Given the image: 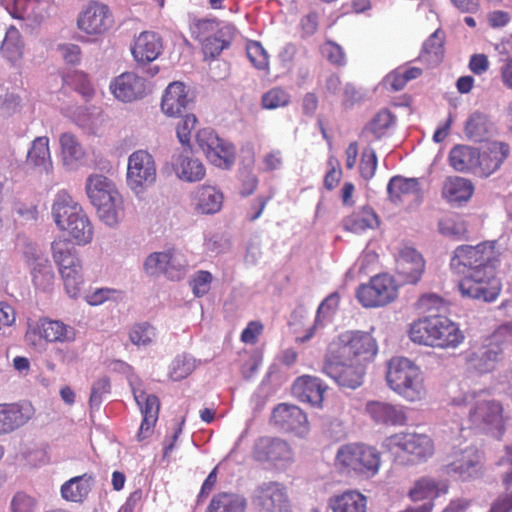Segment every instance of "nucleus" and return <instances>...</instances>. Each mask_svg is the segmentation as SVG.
I'll return each mask as SVG.
<instances>
[{"label": "nucleus", "mask_w": 512, "mask_h": 512, "mask_svg": "<svg viewBox=\"0 0 512 512\" xmlns=\"http://www.w3.org/2000/svg\"><path fill=\"white\" fill-rule=\"evenodd\" d=\"M496 241H484L475 246H458L450 261L457 273L467 274L459 281L458 290L462 297L493 302L499 296L502 284L497 277L500 252Z\"/></svg>", "instance_id": "nucleus-1"}, {"label": "nucleus", "mask_w": 512, "mask_h": 512, "mask_svg": "<svg viewBox=\"0 0 512 512\" xmlns=\"http://www.w3.org/2000/svg\"><path fill=\"white\" fill-rule=\"evenodd\" d=\"M57 227L67 232L77 245H86L93 237V226L81 205L65 191H60L52 206Z\"/></svg>", "instance_id": "nucleus-2"}, {"label": "nucleus", "mask_w": 512, "mask_h": 512, "mask_svg": "<svg viewBox=\"0 0 512 512\" xmlns=\"http://www.w3.org/2000/svg\"><path fill=\"white\" fill-rule=\"evenodd\" d=\"M335 466L346 476L370 479L379 472L381 454L363 443L344 444L337 450Z\"/></svg>", "instance_id": "nucleus-3"}, {"label": "nucleus", "mask_w": 512, "mask_h": 512, "mask_svg": "<svg viewBox=\"0 0 512 512\" xmlns=\"http://www.w3.org/2000/svg\"><path fill=\"white\" fill-rule=\"evenodd\" d=\"M459 325L445 315L418 318V343L426 346L455 349L464 342Z\"/></svg>", "instance_id": "nucleus-4"}, {"label": "nucleus", "mask_w": 512, "mask_h": 512, "mask_svg": "<svg viewBox=\"0 0 512 512\" xmlns=\"http://www.w3.org/2000/svg\"><path fill=\"white\" fill-rule=\"evenodd\" d=\"M53 260L58 266L59 274L66 293L76 298L84 283L82 263L76 255V250L67 239H57L52 242Z\"/></svg>", "instance_id": "nucleus-5"}, {"label": "nucleus", "mask_w": 512, "mask_h": 512, "mask_svg": "<svg viewBox=\"0 0 512 512\" xmlns=\"http://www.w3.org/2000/svg\"><path fill=\"white\" fill-rule=\"evenodd\" d=\"M330 349L367 368L378 353V344L370 333L355 330L341 333L331 343Z\"/></svg>", "instance_id": "nucleus-6"}, {"label": "nucleus", "mask_w": 512, "mask_h": 512, "mask_svg": "<svg viewBox=\"0 0 512 512\" xmlns=\"http://www.w3.org/2000/svg\"><path fill=\"white\" fill-rule=\"evenodd\" d=\"M86 193L105 224L112 226L118 223L119 211L116 207L118 193L107 177L99 174L89 176L86 181Z\"/></svg>", "instance_id": "nucleus-7"}, {"label": "nucleus", "mask_w": 512, "mask_h": 512, "mask_svg": "<svg viewBox=\"0 0 512 512\" xmlns=\"http://www.w3.org/2000/svg\"><path fill=\"white\" fill-rule=\"evenodd\" d=\"M450 405L469 408V420L477 428L498 427L502 422V407L493 400L483 398V393H465L452 396Z\"/></svg>", "instance_id": "nucleus-8"}, {"label": "nucleus", "mask_w": 512, "mask_h": 512, "mask_svg": "<svg viewBox=\"0 0 512 512\" xmlns=\"http://www.w3.org/2000/svg\"><path fill=\"white\" fill-rule=\"evenodd\" d=\"M367 368L363 364L351 361L329 348V354L323 365V372L340 387L357 389L364 382Z\"/></svg>", "instance_id": "nucleus-9"}, {"label": "nucleus", "mask_w": 512, "mask_h": 512, "mask_svg": "<svg viewBox=\"0 0 512 512\" xmlns=\"http://www.w3.org/2000/svg\"><path fill=\"white\" fill-rule=\"evenodd\" d=\"M398 296V286L387 273L373 276L366 284L356 290V298L365 308L383 307L393 302Z\"/></svg>", "instance_id": "nucleus-10"}, {"label": "nucleus", "mask_w": 512, "mask_h": 512, "mask_svg": "<svg viewBox=\"0 0 512 512\" xmlns=\"http://www.w3.org/2000/svg\"><path fill=\"white\" fill-rule=\"evenodd\" d=\"M416 365L403 356H395L387 363L386 381L388 386L400 396L413 401L416 394Z\"/></svg>", "instance_id": "nucleus-11"}, {"label": "nucleus", "mask_w": 512, "mask_h": 512, "mask_svg": "<svg viewBox=\"0 0 512 512\" xmlns=\"http://www.w3.org/2000/svg\"><path fill=\"white\" fill-rule=\"evenodd\" d=\"M196 142L208 161L216 167L229 169L235 161L233 145L220 138L211 129H201L196 134Z\"/></svg>", "instance_id": "nucleus-12"}, {"label": "nucleus", "mask_w": 512, "mask_h": 512, "mask_svg": "<svg viewBox=\"0 0 512 512\" xmlns=\"http://www.w3.org/2000/svg\"><path fill=\"white\" fill-rule=\"evenodd\" d=\"M157 170L153 156L145 150H137L128 158L127 184L139 193L156 181Z\"/></svg>", "instance_id": "nucleus-13"}, {"label": "nucleus", "mask_w": 512, "mask_h": 512, "mask_svg": "<svg viewBox=\"0 0 512 512\" xmlns=\"http://www.w3.org/2000/svg\"><path fill=\"white\" fill-rule=\"evenodd\" d=\"M502 354L503 348L495 347L487 338L481 345H473L463 353L466 370L478 376L491 373L502 359Z\"/></svg>", "instance_id": "nucleus-14"}, {"label": "nucleus", "mask_w": 512, "mask_h": 512, "mask_svg": "<svg viewBox=\"0 0 512 512\" xmlns=\"http://www.w3.org/2000/svg\"><path fill=\"white\" fill-rule=\"evenodd\" d=\"M449 458L445 471L451 477L470 480L481 474V455L474 446L467 445L454 450Z\"/></svg>", "instance_id": "nucleus-15"}, {"label": "nucleus", "mask_w": 512, "mask_h": 512, "mask_svg": "<svg viewBox=\"0 0 512 512\" xmlns=\"http://www.w3.org/2000/svg\"><path fill=\"white\" fill-rule=\"evenodd\" d=\"M113 24L114 18L109 7L99 2H90L77 19V27L95 38L105 34Z\"/></svg>", "instance_id": "nucleus-16"}, {"label": "nucleus", "mask_w": 512, "mask_h": 512, "mask_svg": "<svg viewBox=\"0 0 512 512\" xmlns=\"http://www.w3.org/2000/svg\"><path fill=\"white\" fill-rule=\"evenodd\" d=\"M509 153L508 144L500 141L488 142L481 151L476 152L475 175L489 177L501 167Z\"/></svg>", "instance_id": "nucleus-17"}, {"label": "nucleus", "mask_w": 512, "mask_h": 512, "mask_svg": "<svg viewBox=\"0 0 512 512\" xmlns=\"http://www.w3.org/2000/svg\"><path fill=\"white\" fill-rule=\"evenodd\" d=\"M291 448L289 444L275 437L258 438L252 449V458L257 462L277 463L291 459Z\"/></svg>", "instance_id": "nucleus-18"}, {"label": "nucleus", "mask_w": 512, "mask_h": 512, "mask_svg": "<svg viewBox=\"0 0 512 512\" xmlns=\"http://www.w3.org/2000/svg\"><path fill=\"white\" fill-rule=\"evenodd\" d=\"M112 94L122 102H133L143 98L147 92L146 81L134 72H124L110 84Z\"/></svg>", "instance_id": "nucleus-19"}, {"label": "nucleus", "mask_w": 512, "mask_h": 512, "mask_svg": "<svg viewBox=\"0 0 512 512\" xmlns=\"http://www.w3.org/2000/svg\"><path fill=\"white\" fill-rule=\"evenodd\" d=\"M3 7L16 19L41 22L48 16V0H2Z\"/></svg>", "instance_id": "nucleus-20"}, {"label": "nucleus", "mask_w": 512, "mask_h": 512, "mask_svg": "<svg viewBox=\"0 0 512 512\" xmlns=\"http://www.w3.org/2000/svg\"><path fill=\"white\" fill-rule=\"evenodd\" d=\"M253 502L263 512H281L287 503V494L280 483L267 482L258 486Z\"/></svg>", "instance_id": "nucleus-21"}, {"label": "nucleus", "mask_w": 512, "mask_h": 512, "mask_svg": "<svg viewBox=\"0 0 512 512\" xmlns=\"http://www.w3.org/2000/svg\"><path fill=\"white\" fill-rule=\"evenodd\" d=\"M327 389V385L320 378L311 375L296 378L292 385V392L297 398L318 408L322 407Z\"/></svg>", "instance_id": "nucleus-22"}, {"label": "nucleus", "mask_w": 512, "mask_h": 512, "mask_svg": "<svg viewBox=\"0 0 512 512\" xmlns=\"http://www.w3.org/2000/svg\"><path fill=\"white\" fill-rule=\"evenodd\" d=\"M163 49L162 38L155 32L143 31L135 39L131 53L136 62L150 63L158 58Z\"/></svg>", "instance_id": "nucleus-23"}, {"label": "nucleus", "mask_w": 512, "mask_h": 512, "mask_svg": "<svg viewBox=\"0 0 512 512\" xmlns=\"http://www.w3.org/2000/svg\"><path fill=\"white\" fill-rule=\"evenodd\" d=\"M366 413L377 424L383 425H404L407 417L401 407L389 402L372 400L365 406Z\"/></svg>", "instance_id": "nucleus-24"}, {"label": "nucleus", "mask_w": 512, "mask_h": 512, "mask_svg": "<svg viewBox=\"0 0 512 512\" xmlns=\"http://www.w3.org/2000/svg\"><path fill=\"white\" fill-rule=\"evenodd\" d=\"M223 200V193L210 185H200L192 193L194 210L202 215L219 212L222 208Z\"/></svg>", "instance_id": "nucleus-25"}, {"label": "nucleus", "mask_w": 512, "mask_h": 512, "mask_svg": "<svg viewBox=\"0 0 512 512\" xmlns=\"http://www.w3.org/2000/svg\"><path fill=\"white\" fill-rule=\"evenodd\" d=\"M368 498L357 489L332 495L327 502L331 512H367Z\"/></svg>", "instance_id": "nucleus-26"}, {"label": "nucleus", "mask_w": 512, "mask_h": 512, "mask_svg": "<svg viewBox=\"0 0 512 512\" xmlns=\"http://www.w3.org/2000/svg\"><path fill=\"white\" fill-rule=\"evenodd\" d=\"M191 99L184 83L175 81L168 85L161 101L162 111L170 117L180 116L187 108Z\"/></svg>", "instance_id": "nucleus-27"}, {"label": "nucleus", "mask_w": 512, "mask_h": 512, "mask_svg": "<svg viewBox=\"0 0 512 512\" xmlns=\"http://www.w3.org/2000/svg\"><path fill=\"white\" fill-rule=\"evenodd\" d=\"M271 421L282 430L297 431L307 424V417L299 407L281 403L274 408Z\"/></svg>", "instance_id": "nucleus-28"}, {"label": "nucleus", "mask_w": 512, "mask_h": 512, "mask_svg": "<svg viewBox=\"0 0 512 512\" xmlns=\"http://www.w3.org/2000/svg\"><path fill=\"white\" fill-rule=\"evenodd\" d=\"M31 418L29 408L18 404H0V436L9 434L25 425Z\"/></svg>", "instance_id": "nucleus-29"}, {"label": "nucleus", "mask_w": 512, "mask_h": 512, "mask_svg": "<svg viewBox=\"0 0 512 512\" xmlns=\"http://www.w3.org/2000/svg\"><path fill=\"white\" fill-rule=\"evenodd\" d=\"M342 224L345 230L359 234L368 229L378 228L380 220L372 207L363 206L345 217Z\"/></svg>", "instance_id": "nucleus-30"}, {"label": "nucleus", "mask_w": 512, "mask_h": 512, "mask_svg": "<svg viewBox=\"0 0 512 512\" xmlns=\"http://www.w3.org/2000/svg\"><path fill=\"white\" fill-rule=\"evenodd\" d=\"M38 333L47 342H72L75 340V329L59 320L41 319Z\"/></svg>", "instance_id": "nucleus-31"}, {"label": "nucleus", "mask_w": 512, "mask_h": 512, "mask_svg": "<svg viewBox=\"0 0 512 512\" xmlns=\"http://www.w3.org/2000/svg\"><path fill=\"white\" fill-rule=\"evenodd\" d=\"M474 186L469 179L454 176L446 179L442 194L453 205L466 203L473 195Z\"/></svg>", "instance_id": "nucleus-32"}, {"label": "nucleus", "mask_w": 512, "mask_h": 512, "mask_svg": "<svg viewBox=\"0 0 512 512\" xmlns=\"http://www.w3.org/2000/svg\"><path fill=\"white\" fill-rule=\"evenodd\" d=\"M173 168L180 180L189 183L201 181L206 175L203 163L188 155H178L173 163Z\"/></svg>", "instance_id": "nucleus-33"}, {"label": "nucleus", "mask_w": 512, "mask_h": 512, "mask_svg": "<svg viewBox=\"0 0 512 512\" xmlns=\"http://www.w3.org/2000/svg\"><path fill=\"white\" fill-rule=\"evenodd\" d=\"M94 477L92 474H83L73 477L61 486V495L66 501L83 502L92 490Z\"/></svg>", "instance_id": "nucleus-34"}, {"label": "nucleus", "mask_w": 512, "mask_h": 512, "mask_svg": "<svg viewBox=\"0 0 512 512\" xmlns=\"http://www.w3.org/2000/svg\"><path fill=\"white\" fill-rule=\"evenodd\" d=\"M246 499L233 492H218L212 496L205 512H245Z\"/></svg>", "instance_id": "nucleus-35"}, {"label": "nucleus", "mask_w": 512, "mask_h": 512, "mask_svg": "<svg viewBox=\"0 0 512 512\" xmlns=\"http://www.w3.org/2000/svg\"><path fill=\"white\" fill-rule=\"evenodd\" d=\"M464 133L474 142H480L494 133V124L481 112H473L465 122Z\"/></svg>", "instance_id": "nucleus-36"}, {"label": "nucleus", "mask_w": 512, "mask_h": 512, "mask_svg": "<svg viewBox=\"0 0 512 512\" xmlns=\"http://www.w3.org/2000/svg\"><path fill=\"white\" fill-rule=\"evenodd\" d=\"M387 193L392 203H404L416 193V178H405L400 175L392 177L387 185Z\"/></svg>", "instance_id": "nucleus-37"}, {"label": "nucleus", "mask_w": 512, "mask_h": 512, "mask_svg": "<svg viewBox=\"0 0 512 512\" xmlns=\"http://www.w3.org/2000/svg\"><path fill=\"white\" fill-rule=\"evenodd\" d=\"M448 486L444 482L436 483L433 479L423 478L418 480V502L426 500L422 505L418 504V512H431L433 499L447 493Z\"/></svg>", "instance_id": "nucleus-38"}, {"label": "nucleus", "mask_w": 512, "mask_h": 512, "mask_svg": "<svg viewBox=\"0 0 512 512\" xmlns=\"http://www.w3.org/2000/svg\"><path fill=\"white\" fill-rule=\"evenodd\" d=\"M476 152L477 149L466 146L458 145L451 149L449 153L450 165L460 172H476Z\"/></svg>", "instance_id": "nucleus-39"}, {"label": "nucleus", "mask_w": 512, "mask_h": 512, "mask_svg": "<svg viewBox=\"0 0 512 512\" xmlns=\"http://www.w3.org/2000/svg\"><path fill=\"white\" fill-rule=\"evenodd\" d=\"M24 41L19 30L11 25L7 28L0 52L8 61L15 63L23 56Z\"/></svg>", "instance_id": "nucleus-40"}, {"label": "nucleus", "mask_w": 512, "mask_h": 512, "mask_svg": "<svg viewBox=\"0 0 512 512\" xmlns=\"http://www.w3.org/2000/svg\"><path fill=\"white\" fill-rule=\"evenodd\" d=\"M444 32L440 29L435 30L424 42L421 58L426 59L430 65L439 64L444 56Z\"/></svg>", "instance_id": "nucleus-41"}, {"label": "nucleus", "mask_w": 512, "mask_h": 512, "mask_svg": "<svg viewBox=\"0 0 512 512\" xmlns=\"http://www.w3.org/2000/svg\"><path fill=\"white\" fill-rule=\"evenodd\" d=\"M416 78V68L400 66L387 74L383 79V86L387 90H402L409 80Z\"/></svg>", "instance_id": "nucleus-42"}, {"label": "nucleus", "mask_w": 512, "mask_h": 512, "mask_svg": "<svg viewBox=\"0 0 512 512\" xmlns=\"http://www.w3.org/2000/svg\"><path fill=\"white\" fill-rule=\"evenodd\" d=\"M439 231L444 236L461 240L467 235V225L460 215H448L440 220Z\"/></svg>", "instance_id": "nucleus-43"}, {"label": "nucleus", "mask_w": 512, "mask_h": 512, "mask_svg": "<svg viewBox=\"0 0 512 512\" xmlns=\"http://www.w3.org/2000/svg\"><path fill=\"white\" fill-rule=\"evenodd\" d=\"M446 305L444 300L435 293L424 294L418 299V318L432 315H444Z\"/></svg>", "instance_id": "nucleus-44"}, {"label": "nucleus", "mask_w": 512, "mask_h": 512, "mask_svg": "<svg viewBox=\"0 0 512 512\" xmlns=\"http://www.w3.org/2000/svg\"><path fill=\"white\" fill-rule=\"evenodd\" d=\"M54 271L48 260H41L35 263L32 269V280L36 288L46 291L54 284Z\"/></svg>", "instance_id": "nucleus-45"}, {"label": "nucleus", "mask_w": 512, "mask_h": 512, "mask_svg": "<svg viewBox=\"0 0 512 512\" xmlns=\"http://www.w3.org/2000/svg\"><path fill=\"white\" fill-rule=\"evenodd\" d=\"M27 163L34 166H44L50 164V150L48 137H37L27 154Z\"/></svg>", "instance_id": "nucleus-46"}, {"label": "nucleus", "mask_w": 512, "mask_h": 512, "mask_svg": "<svg viewBox=\"0 0 512 512\" xmlns=\"http://www.w3.org/2000/svg\"><path fill=\"white\" fill-rule=\"evenodd\" d=\"M59 141L65 162L77 161L84 157V149L73 134L63 133Z\"/></svg>", "instance_id": "nucleus-47"}, {"label": "nucleus", "mask_w": 512, "mask_h": 512, "mask_svg": "<svg viewBox=\"0 0 512 512\" xmlns=\"http://www.w3.org/2000/svg\"><path fill=\"white\" fill-rule=\"evenodd\" d=\"M389 449L399 455L400 453L413 454L416 450L415 433H397L388 438Z\"/></svg>", "instance_id": "nucleus-48"}, {"label": "nucleus", "mask_w": 512, "mask_h": 512, "mask_svg": "<svg viewBox=\"0 0 512 512\" xmlns=\"http://www.w3.org/2000/svg\"><path fill=\"white\" fill-rule=\"evenodd\" d=\"M134 399L140 407L142 416H154L158 418L160 410V402L156 395L148 394L144 390L134 389Z\"/></svg>", "instance_id": "nucleus-49"}, {"label": "nucleus", "mask_w": 512, "mask_h": 512, "mask_svg": "<svg viewBox=\"0 0 512 512\" xmlns=\"http://www.w3.org/2000/svg\"><path fill=\"white\" fill-rule=\"evenodd\" d=\"M156 337V329L148 322L134 324L129 331V339L136 346L150 345Z\"/></svg>", "instance_id": "nucleus-50"}, {"label": "nucleus", "mask_w": 512, "mask_h": 512, "mask_svg": "<svg viewBox=\"0 0 512 512\" xmlns=\"http://www.w3.org/2000/svg\"><path fill=\"white\" fill-rule=\"evenodd\" d=\"M291 101L290 94L281 87H274L262 96V106L265 109H277L287 106Z\"/></svg>", "instance_id": "nucleus-51"}, {"label": "nucleus", "mask_w": 512, "mask_h": 512, "mask_svg": "<svg viewBox=\"0 0 512 512\" xmlns=\"http://www.w3.org/2000/svg\"><path fill=\"white\" fill-rule=\"evenodd\" d=\"M247 57L258 70L269 71V57L258 41H250L246 45Z\"/></svg>", "instance_id": "nucleus-52"}, {"label": "nucleus", "mask_w": 512, "mask_h": 512, "mask_svg": "<svg viewBox=\"0 0 512 512\" xmlns=\"http://www.w3.org/2000/svg\"><path fill=\"white\" fill-rule=\"evenodd\" d=\"M63 81L67 85L72 86L86 100L91 98L94 94V89L88 79V76L83 72L74 71L71 74H67L63 78Z\"/></svg>", "instance_id": "nucleus-53"}, {"label": "nucleus", "mask_w": 512, "mask_h": 512, "mask_svg": "<svg viewBox=\"0 0 512 512\" xmlns=\"http://www.w3.org/2000/svg\"><path fill=\"white\" fill-rule=\"evenodd\" d=\"M170 262L171 251L154 252L146 258L144 269L150 275L165 274V268Z\"/></svg>", "instance_id": "nucleus-54"}, {"label": "nucleus", "mask_w": 512, "mask_h": 512, "mask_svg": "<svg viewBox=\"0 0 512 512\" xmlns=\"http://www.w3.org/2000/svg\"><path fill=\"white\" fill-rule=\"evenodd\" d=\"M218 23L214 19H194L190 24L191 36L199 41L211 38V34L217 29Z\"/></svg>", "instance_id": "nucleus-55"}, {"label": "nucleus", "mask_w": 512, "mask_h": 512, "mask_svg": "<svg viewBox=\"0 0 512 512\" xmlns=\"http://www.w3.org/2000/svg\"><path fill=\"white\" fill-rule=\"evenodd\" d=\"M339 299H340V297H339L338 293H332L327 298H325V300L318 307L314 325L307 330V332L304 336L298 337L297 342L304 343V342L310 340L314 336L317 325L320 322L321 313H323L325 310L336 309V307L338 306V303H339Z\"/></svg>", "instance_id": "nucleus-56"}, {"label": "nucleus", "mask_w": 512, "mask_h": 512, "mask_svg": "<svg viewBox=\"0 0 512 512\" xmlns=\"http://www.w3.org/2000/svg\"><path fill=\"white\" fill-rule=\"evenodd\" d=\"M38 501L33 496L19 491L10 501V512H36Z\"/></svg>", "instance_id": "nucleus-57"}, {"label": "nucleus", "mask_w": 512, "mask_h": 512, "mask_svg": "<svg viewBox=\"0 0 512 512\" xmlns=\"http://www.w3.org/2000/svg\"><path fill=\"white\" fill-rule=\"evenodd\" d=\"M212 280L213 276L210 272L205 270L197 271L190 281L193 294L196 297H202L207 294L210 290Z\"/></svg>", "instance_id": "nucleus-58"}, {"label": "nucleus", "mask_w": 512, "mask_h": 512, "mask_svg": "<svg viewBox=\"0 0 512 512\" xmlns=\"http://www.w3.org/2000/svg\"><path fill=\"white\" fill-rule=\"evenodd\" d=\"M322 54L333 65L344 66L346 64L343 48L332 40H327L321 47Z\"/></svg>", "instance_id": "nucleus-59"}, {"label": "nucleus", "mask_w": 512, "mask_h": 512, "mask_svg": "<svg viewBox=\"0 0 512 512\" xmlns=\"http://www.w3.org/2000/svg\"><path fill=\"white\" fill-rule=\"evenodd\" d=\"M488 339L495 347H502L503 352L512 347V321L498 327Z\"/></svg>", "instance_id": "nucleus-60"}, {"label": "nucleus", "mask_w": 512, "mask_h": 512, "mask_svg": "<svg viewBox=\"0 0 512 512\" xmlns=\"http://www.w3.org/2000/svg\"><path fill=\"white\" fill-rule=\"evenodd\" d=\"M377 168V156L373 149H365L362 153L359 171L361 176L369 180L371 179Z\"/></svg>", "instance_id": "nucleus-61"}, {"label": "nucleus", "mask_w": 512, "mask_h": 512, "mask_svg": "<svg viewBox=\"0 0 512 512\" xmlns=\"http://www.w3.org/2000/svg\"><path fill=\"white\" fill-rule=\"evenodd\" d=\"M197 118L193 114H187L177 125L176 134L182 145H189L191 132L195 129Z\"/></svg>", "instance_id": "nucleus-62"}, {"label": "nucleus", "mask_w": 512, "mask_h": 512, "mask_svg": "<svg viewBox=\"0 0 512 512\" xmlns=\"http://www.w3.org/2000/svg\"><path fill=\"white\" fill-rule=\"evenodd\" d=\"M110 381L108 378L103 377L95 381L91 388L89 403L91 407H98L102 401L103 396L110 393Z\"/></svg>", "instance_id": "nucleus-63"}, {"label": "nucleus", "mask_w": 512, "mask_h": 512, "mask_svg": "<svg viewBox=\"0 0 512 512\" xmlns=\"http://www.w3.org/2000/svg\"><path fill=\"white\" fill-rule=\"evenodd\" d=\"M327 164L329 166V170L324 176L323 183L324 187L328 191H331L339 184L342 177V170L339 166L338 160L334 157H330Z\"/></svg>", "instance_id": "nucleus-64"}]
</instances>
